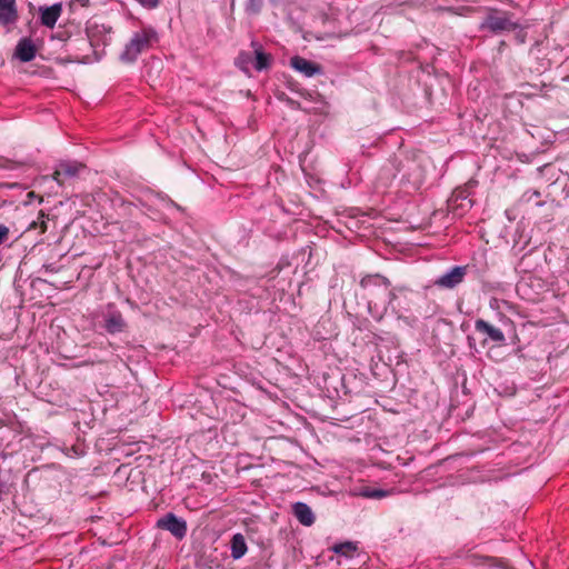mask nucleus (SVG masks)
<instances>
[{
    "label": "nucleus",
    "mask_w": 569,
    "mask_h": 569,
    "mask_svg": "<svg viewBox=\"0 0 569 569\" xmlns=\"http://www.w3.org/2000/svg\"><path fill=\"white\" fill-rule=\"evenodd\" d=\"M359 286L362 298L366 299L369 313L377 320H381L389 310L390 280L380 273L363 276Z\"/></svg>",
    "instance_id": "nucleus-1"
},
{
    "label": "nucleus",
    "mask_w": 569,
    "mask_h": 569,
    "mask_svg": "<svg viewBox=\"0 0 569 569\" xmlns=\"http://www.w3.org/2000/svg\"><path fill=\"white\" fill-rule=\"evenodd\" d=\"M157 41L158 34L152 28H142L134 32L130 41L124 46V49L119 57L120 61L123 63L134 62L139 54L149 50Z\"/></svg>",
    "instance_id": "nucleus-2"
},
{
    "label": "nucleus",
    "mask_w": 569,
    "mask_h": 569,
    "mask_svg": "<svg viewBox=\"0 0 569 569\" xmlns=\"http://www.w3.org/2000/svg\"><path fill=\"white\" fill-rule=\"evenodd\" d=\"M513 14L497 8H488L479 24L480 31H488L492 34H501L519 28V23L512 21Z\"/></svg>",
    "instance_id": "nucleus-3"
},
{
    "label": "nucleus",
    "mask_w": 569,
    "mask_h": 569,
    "mask_svg": "<svg viewBox=\"0 0 569 569\" xmlns=\"http://www.w3.org/2000/svg\"><path fill=\"white\" fill-rule=\"evenodd\" d=\"M416 292L407 286H396L390 291L389 310L402 318L408 315L413 305Z\"/></svg>",
    "instance_id": "nucleus-4"
},
{
    "label": "nucleus",
    "mask_w": 569,
    "mask_h": 569,
    "mask_svg": "<svg viewBox=\"0 0 569 569\" xmlns=\"http://www.w3.org/2000/svg\"><path fill=\"white\" fill-rule=\"evenodd\" d=\"M157 528L169 531L176 539L181 540L187 535V522L177 517L173 512H168L157 520Z\"/></svg>",
    "instance_id": "nucleus-5"
},
{
    "label": "nucleus",
    "mask_w": 569,
    "mask_h": 569,
    "mask_svg": "<svg viewBox=\"0 0 569 569\" xmlns=\"http://www.w3.org/2000/svg\"><path fill=\"white\" fill-rule=\"evenodd\" d=\"M467 266H455L449 271L438 277L433 281V286L441 289H453L463 282L467 276Z\"/></svg>",
    "instance_id": "nucleus-6"
},
{
    "label": "nucleus",
    "mask_w": 569,
    "mask_h": 569,
    "mask_svg": "<svg viewBox=\"0 0 569 569\" xmlns=\"http://www.w3.org/2000/svg\"><path fill=\"white\" fill-rule=\"evenodd\" d=\"M103 328L110 335L123 332L127 328V322L122 313L114 308L113 305H108V309L103 315Z\"/></svg>",
    "instance_id": "nucleus-7"
},
{
    "label": "nucleus",
    "mask_w": 569,
    "mask_h": 569,
    "mask_svg": "<svg viewBox=\"0 0 569 569\" xmlns=\"http://www.w3.org/2000/svg\"><path fill=\"white\" fill-rule=\"evenodd\" d=\"M87 36L91 47H106L111 41V27L92 23L87 28Z\"/></svg>",
    "instance_id": "nucleus-8"
},
{
    "label": "nucleus",
    "mask_w": 569,
    "mask_h": 569,
    "mask_svg": "<svg viewBox=\"0 0 569 569\" xmlns=\"http://www.w3.org/2000/svg\"><path fill=\"white\" fill-rule=\"evenodd\" d=\"M18 20L17 0H0V26L10 30Z\"/></svg>",
    "instance_id": "nucleus-9"
},
{
    "label": "nucleus",
    "mask_w": 569,
    "mask_h": 569,
    "mask_svg": "<svg viewBox=\"0 0 569 569\" xmlns=\"http://www.w3.org/2000/svg\"><path fill=\"white\" fill-rule=\"evenodd\" d=\"M84 166L77 161H61L58 163L52 177L62 184L66 179L76 178Z\"/></svg>",
    "instance_id": "nucleus-10"
},
{
    "label": "nucleus",
    "mask_w": 569,
    "mask_h": 569,
    "mask_svg": "<svg viewBox=\"0 0 569 569\" xmlns=\"http://www.w3.org/2000/svg\"><path fill=\"white\" fill-rule=\"evenodd\" d=\"M475 329L477 332L486 335L488 339L496 342L497 345H506V337L503 332L499 328L490 325L488 321L483 319H477L475 321Z\"/></svg>",
    "instance_id": "nucleus-11"
},
{
    "label": "nucleus",
    "mask_w": 569,
    "mask_h": 569,
    "mask_svg": "<svg viewBox=\"0 0 569 569\" xmlns=\"http://www.w3.org/2000/svg\"><path fill=\"white\" fill-rule=\"evenodd\" d=\"M290 66L298 72L306 77H313L315 74L322 73V67L300 56H295L290 59Z\"/></svg>",
    "instance_id": "nucleus-12"
},
{
    "label": "nucleus",
    "mask_w": 569,
    "mask_h": 569,
    "mask_svg": "<svg viewBox=\"0 0 569 569\" xmlns=\"http://www.w3.org/2000/svg\"><path fill=\"white\" fill-rule=\"evenodd\" d=\"M37 47L33 41L28 38H21L14 49V57L21 62H30L36 58Z\"/></svg>",
    "instance_id": "nucleus-13"
},
{
    "label": "nucleus",
    "mask_w": 569,
    "mask_h": 569,
    "mask_svg": "<svg viewBox=\"0 0 569 569\" xmlns=\"http://www.w3.org/2000/svg\"><path fill=\"white\" fill-rule=\"evenodd\" d=\"M62 12V4L61 3H54L50 7H40L39 13H40V22L42 26L47 28H53L61 16Z\"/></svg>",
    "instance_id": "nucleus-14"
},
{
    "label": "nucleus",
    "mask_w": 569,
    "mask_h": 569,
    "mask_svg": "<svg viewBox=\"0 0 569 569\" xmlns=\"http://www.w3.org/2000/svg\"><path fill=\"white\" fill-rule=\"evenodd\" d=\"M251 46L253 48V68L257 71H263L269 69L272 64V56L270 53L264 52L262 50V46L257 41H252Z\"/></svg>",
    "instance_id": "nucleus-15"
},
{
    "label": "nucleus",
    "mask_w": 569,
    "mask_h": 569,
    "mask_svg": "<svg viewBox=\"0 0 569 569\" xmlns=\"http://www.w3.org/2000/svg\"><path fill=\"white\" fill-rule=\"evenodd\" d=\"M292 511L301 525L309 527L315 523V515L307 503L296 502L292 507Z\"/></svg>",
    "instance_id": "nucleus-16"
},
{
    "label": "nucleus",
    "mask_w": 569,
    "mask_h": 569,
    "mask_svg": "<svg viewBox=\"0 0 569 569\" xmlns=\"http://www.w3.org/2000/svg\"><path fill=\"white\" fill-rule=\"evenodd\" d=\"M401 169V161L397 157L390 158L380 171L381 179H385L387 181L392 180L393 178L397 177Z\"/></svg>",
    "instance_id": "nucleus-17"
},
{
    "label": "nucleus",
    "mask_w": 569,
    "mask_h": 569,
    "mask_svg": "<svg viewBox=\"0 0 569 569\" xmlns=\"http://www.w3.org/2000/svg\"><path fill=\"white\" fill-rule=\"evenodd\" d=\"M230 548H231V557L233 559H240L243 557L248 550L246 539L243 535L236 533L232 536L230 541Z\"/></svg>",
    "instance_id": "nucleus-18"
},
{
    "label": "nucleus",
    "mask_w": 569,
    "mask_h": 569,
    "mask_svg": "<svg viewBox=\"0 0 569 569\" xmlns=\"http://www.w3.org/2000/svg\"><path fill=\"white\" fill-rule=\"evenodd\" d=\"M253 52H246V51H241L238 57L236 58V66L244 71V72H249V67L252 64L253 66Z\"/></svg>",
    "instance_id": "nucleus-19"
},
{
    "label": "nucleus",
    "mask_w": 569,
    "mask_h": 569,
    "mask_svg": "<svg viewBox=\"0 0 569 569\" xmlns=\"http://www.w3.org/2000/svg\"><path fill=\"white\" fill-rule=\"evenodd\" d=\"M332 551L340 556L351 557L357 551V546L350 541L337 543L332 547Z\"/></svg>",
    "instance_id": "nucleus-20"
},
{
    "label": "nucleus",
    "mask_w": 569,
    "mask_h": 569,
    "mask_svg": "<svg viewBox=\"0 0 569 569\" xmlns=\"http://www.w3.org/2000/svg\"><path fill=\"white\" fill-rule=\"evenodd\" d=\"M264 0H246L244 11L249 16H257L263 8Z\"/></svg>",
    "instance_id": "nucleus-21"
},
{
    "label": "nucleus",
    "mask_w": 569,
    "mask_h": 569,
    "mask_svg": "<svg viewBox=\"0 0 569 569\" xmlns=\"http://www.w3.org/2000/svg\"><path fill=\"white\" fill-rule=\"evenodd\" d=\"M388 493L382 489H366L362 491V496L366 498L380 499L386 497Z\"/></svg>",
    "instance_id": "nucleus-22"
},
{
    "label": "nucleus",
    "mask_w": 569,
    "mask_h": 569,
    "mask_svg": "<svg viewBox=\"0 0 569 569\" xmlns=\"http://www.w3.org/2000/svg\"><path fill=\"white\" fill-rule=\"evenodd\" d=\"M19 164L20 163L16 162V161H12L10 159H7V158L0 156V168L14 169V168L19 167Z\"/></svg>",
    "instance_id": "nucleus-23"
},
{
    "label": "nucleus",
    "mask_w": 569,
    "mask_h": 569,
    "mask_svg": "<svg viewBox=\"0 0 569 569\" xmlns=\"http://www.w3.org/2000/svg\"><path fill=\"white\" fill-rule=\"evenodd\" d=\"M515 31H517L515 38L518 41V43H525L527 38V32L525 31V29L519 24V28H517Z\"/></svg>",
    "instance_id": "nucleus-24"
},
{
    "label": "nucleus",
    "mask_w": 569,
    "mask_h": 569,
    "mask_svg": "<svg viewBox=\"0 0 569 569\" xmlns=\"http://www.w3.org/2000/svg\"><path fill=\"white\" fill-rule=\"evenodd\" d=\"M9 237V228L0 223V244L3 243Z\"/></svg>",
    "instance_id": "nucleus-25"
},
{
    "label": "nucleus",
    "mask_w": 569,
    "mask_h": 569,
    "mask_svg": "<svg viewBox=\"0 0 569 569\" xmlns=\"http://www.w3.org/2000/svg\"><path fill=\"white\" fill-rule=\"evenodd\" d=\"M138 1L149 8H154L159 4V0H138Z\"/></svg>",
    "instance_id": "nucleus-26"
},
{
    "label": "nucleus",
    "mask_w": 569,
    "mask_h": 569,
    "mask_svg": "<svg viewBox=\"0 0 569 569\" xmlns=\"http://www.w3.org/2000/svg\"><path fill=\"white\" fill-rule=\"evenodd\" d=\"M284 101L288 103V106L292 109H300V102L291 99V98H286Z\"/></svg>",
    "instance_id": "nucleus-27"
},
{
    "label": "nucleus",
    "mask_w": 569,
    "mask_h": 569,
    "mask_svg": "<svg viewBox=\"0 0 569 569\" xmlns=\"http://www.w3.org/2000/svg\"><path fill=\"white\" fill-rule=\"evenodd\" d=\"M472 341H473V338L472 337H468V342H469L470 347L472 346Z\"/></svg>",
    "instance_id": "nucleus-28"
},
{
    "label": "nucleus",
    "mask_w": 569,
    "mask_h": 569,
    "mask_svg": "<svg viewBox=\"0 0 569 569\" xmlns=\"http://www.w3.org/2000/svg\"><path fill=\"white\" fill-rule=\"evenodd\" d=\"M533 196L539 197L540 196L539 191H535Z\"/></svg>",
    "instance_id": "nucleus-29"
}]
</instances>
